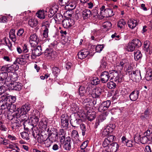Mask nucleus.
Segmentation results:
<instances>
[{"mask_svg":"<svg viewBox=\"0 0 152 152\" xmlns=\"http://www.w3.org/2000/svg\"><path fill=\"white\" fill-rule=\"evenodd\" d=\"M48 137L49 141L52 142L58 140V135L56 129L53 128L51 129L48 134Z\"/></svg>","mask_w":152,"mask_h":152,"instance_id":"4","label":"nucleus"},{"mask_svg":"<svg viewBox=\"0 0 152 152\" xmlns=\"http://www.w3.org/2000/svg\"><path fill=\"white\" fill-rule=\"evenodd\" d=\"M139 93L138 91H134L132 92L129 96L130 100L132 101L136 100L138 97Z\"/></svg>","mask_w":152,"mask_h":152,"instance_id":"20","label":"nucleus"},{"mask_svg":"<svg viewBox=\"0 0 152 152\" xmlns=\"http://www.w3.org/2000/svg\"><path fill=\"white\" fill-rule=\"evenodd\" d=\"M8 77V74L6 72H0V83H2L3 85L6 86L8 85L7 79Z\"/></svg>","mask_w":152,"mask_h":152,"instance_id":"10","label":"nucleus"},{"mask_svg":"<svg viewBox=\"0 0 152 152\" xmlns=\"http://www.w3.org/2000/svg\"><path fill=\"white\" fill-rule=\"evenodd\" d=\"M100 80L103 83H107L110 78L108 72L104 71L102 72L100 75Z\"/></svg>","mask_w":152,"mask_h":152,"instance_id":"17","label":"nucleus"},{"mask_svg":"<svg viewBox=\"0 0 152 152\" xmlns=\"http://www.w3.org/2000/svg\"><path fill=\"white\" fill-rule=\"evenodd\" d=\"M134 56L135 60L137 61L141 59L142 55L140 50H137L136 51L134 52Z\"/></svg>","mask_w":152,"mask_h":152,"instance_id":"32","label":"nucleus"},{"mask_svg":"<svg viewBox=\"0 0 152 152\" xmlns=\"http://www.w3.org/2000/svg\"><path fill=\"white\" fill-rule=\"evenodd\" d=\"M39 125L42 126V128L46 129L47 127V122L46 121H41L39 123Z\"/></svg>","mask_w":152,"mask_h":152,"instance_id":"62","label":"nucleus"},{"mask_svg":"<svg viewBox=\"0 0 152 152\" xmlns=\"http://www.w3.org/2000/svg\"><path fill=\"white\" fill-rule=\"evenodd\" d=\"M72 137L76 139H78L79 134L78 132L76 130H73L72 132Z\"/></svg>","mask_w":152,"mask_h":152,"instance_id":"55","label":"nucleus"},{"mask_svg":"<svg viewBox=\"0 0 152 152\" xmlns=\"http://www.w3.org/2000/svg\"><path fill=\"white\" fill-rule=\"evenodd\" d=\"M83 18L84 19L87 18L92 15V13L90 10L88 9H85L82 12Z\"/></svg>","mask_w":152,"mask_h":152,"instance_id":"27","label":"nucleus"},{"mask_svg":"<svg viewBox=\"0 0 152 152\" xmlns=\"http://www.w3.org/2000/svg\"><path fill=\"white\" fill-rule=\"evenodd\" d=\"M42 48L41 46L38 45L34 50L31 49L30 51V55L32 58H34L37 56H40L42 53Z\"/></svg>","mask_w":152,"mask_h":152,"instance_id":"5","label":"nucleus"},{"mask_svg":"<svg viewBox=\"0 0 152 152\" xmlns=\"http://www.w3.org/2000/svg\"><path fill=\"white\" fill-rule=\"evenodd\" d=\"M28 134L25 132H23L21 133V136L24 139L28 140L29 139Z\"/></svg>","mask_w":152,"mask_h":152,"instance_id":"57","label":"nucleus"},{"mask_svg":"<svg viewBox=\"0 0 152 152\" xmlns=\"http://www.w3.org/2000/svg\"><path fill=\"white\" fill-rule=\"evenodd\" d=\"M144 135L148 138L150 137L151 140L152 139V129H148L147 131L144 133Z\"/></svg>","mask_w":152,"mask_h":152,"instance_id":"46","label":"nucleus"},{"mask_svg":"<svg viewBox=\"0 0 152 152\" xmlns=\"http://www.w3.org/2000/svg\"><path fill=\"white\" fill-rule=\"evenodd\" d=\"M2 97H4V99L7 100V101L9 102H10V104L14 103L16 100V98L15 96H12L11 95L8 96L5 94L3 95Z\"/></svg>","mask_w":152,"mask_h":152,"instance_id":"24","label":"nucleus"},{"mask_svg":"<svg viewBox=\"0 0 152 152\" xmlns=\"http://www.w3.org/2000/svg\"><path fill=\"white\" fill-rule=\"evenodd\" d=\"M79 93L80 96H83L86 94V86H81L79 88Z\"/></svg>","mask_w":152,"mask_h":152,"instance_id":"33","label":"nucleus"},{"mask_svg":"<svg viewBox=\"0 0 152 152\" xmlns=\"http://www.w3.org/2000/svg\"><path fill=\"white\" fill-rule=\"evenodd\" d=\"M140 142L142 144H145L147 143L148 141L151 140L150 137L148 138L144 135V136L142 137L140 140Z\"/></svg>","mask_w":152,"mask_h":152,"instance_id":"38","label":"nucleus"},{"mask_svg":"<svg viewBox=\"0 0 152 152\" xmlns=\"http://www.w3.org/2000/svg\"><path fill=\"white\" fill-rule=\"evenodd\" d=\"M86 94L91 95L92 94V88L91 85H88L86 86Z\"/></svg>","mask_w":152,"mask_h":152,"instance_id":"47","label":"nucleus"},{"mask_svg":"<svg viewBox=\"0 0 152 152\" xmlns=\"http://www.w3.org/2000/svg\"><path fill=\"white\" fill-rule=\"evenodd\" d=\"M5 86L3 85L0 86V95L6 92V90L5 88Z\"/></svg>","mask_w":152,"mask_h":152,"instance_id":"59","label":"nucleus"},{"mask_svg":"<svg viewBox=\"0 0 152 152\" xmlns=\"http://www.w3.org/2000/svg\"><path fill=\"white\" fill-rule=\"evenodd\" d=\"M32 124L33 126H36L39 123V118L37 117L31 118Z\"/></svg>","mask_w":152,"mask_h":152,"instance_id":"51","label":"nucleus"},{"mask_svg":"<svg viewBox=\"0 0 152 152\" xmlns=\"http://www.w3.org/2000/svg\"><path fill=\"white\" fill-rule=\"evenodd\" d=\"M9 84L7 86L9 87L10 90L19 91L22 88V85L19 83L11 82L10 83H9Z\"/></svg>","mask_w":152,"mask_h":152,"instance_id":"8","label":"nucleus"},{"mask_svg":"<svg viewBox=\"0 0 152 152\" xmlns=\"http://www.w3.org/2000/svg\"><path fill=\"white\" fill-rule=\"evenodd\" d=\"M107 87L110 89H114L116 86V84L113 83V81L108 82L107 84Z\"/></svg>","mask_w":152,"mask_h":152,"instance_id":"48","label":"nucleus"},{"mask_svg":"<svg viewBox=\"0 0 152 152\" xmlns=\"http://www.w3.org/2000/svg\"><path fill=\"white\" fill-rule=\"evenodd\" d=\"M103 45H98L96 47V51L97 52L100 53L102 50L104 48Z\"/></svg>","mask_w":152,"mask_h":152,"instance_id":"58","label":"nucleus"},{"mask_svg":"<svg viewBox=\"0 0 152 152\" xmlns=\"http://www.w3.org/2000/svg\"><path fill=\"white\" fill-rule=\"evenodd\" d=\"M43 26H45V28H48L49 27L50 23L48 20H45L42 23Z\"/></svg>","mask_w":152,"mask_h":152,"instance_id":"63","label":"nucleus"},{"mask_svg":"<svg viewBox=\"0 0 152 152\" xmlns=\"http://www.w3.org/2000/svg\"><path fill=\"white\" fill-rule=\"evenodd\" d=\"M29 47L26 44H25L23 46L22 49V53L26 54L27 53H30L31 54V53L30 52V51L29 50Z\"/></svg>","mask_w":152,"mask_h":152,"instance_id":"53","label":"nucleus"},{"mask_svg":"<svg viewBox=\"0 0 152 152\" xmlns=\"http://www.w3.org/2000/svg\"><path fill=\"white\" fill-rule=\"evenodd\" d=\"M18 112V118H19V120L23 122V124L24 126V129H26V130L28 129V128H26L25 124H28L30 122V120L29 118V115L28 113L24 114L23 113L20 112V108H17Z\"/></svg>","mask_w":152,"mask_h":152,"instance_id":"3","label":"nucleus"},{"mask_svg":"<svg viewBox=\"0 0 152 152\" xmlns=\"http://www.w3.org/2000/svg\"><path fill=\"white\" fill-rule=\"evenodd\" d=\"M126 73L128 74L130 78L134 81L138 82L142 78L140 71H134L128 70L127 71Z\"/></svg>","mask_w":152,"mask_h":152,"instance_id":"2","label":"nucleus"},{"mask_svg":"<svg viewBox=\"0 0 152 152\" xmlns=\"http://www.w3.org/2000/svg\"><path fill=\"white\" fill-rule=\"evenodd\" d=\"M39 41V39L36 34H31L29 37V42L32 46H36Z\"/></svg>","mask_w":152,"mask_h":152,"instance_id":"7","label":"nucleus"},{"mask_svg":"<svg viewBox=\"0 0 152 152\" xmlns=\"http://www.w3.org/2000/svg\"><path fill=\"white\" fill-rule=\"evenodd\" d=\"M30 105L28 104H26L23 105L21 108H20V112L26 114L28 113L30 109Z\"/></svg>","mask_w":152,"mask_h":152,"instance_id":"22","label":"nucleus"},{"mask_svg":"<svg viewBox=\"0 0 152 152\" xmlns=\"http://www.w3.org/2000/svg\"><path fill=\"white\" fill-rule=\"evenodd\" d=\"M48 134L47 135L45 133L43 134V133L42 132L41 135L37 138L38 141L40 142H43L46 140L48 139Z\"/></svg>","mask_w":152,"mask_h":152,"instance_id":"31","label":"nucleus"},{"mask_svg":"<svg viewBox=\"0 0 152 152\" xmlns=\"http://www.w3.org/2000/svg\"><path fill=\"white\" fill-rule=\"evenodd\" d=\"M94 93L91 94L93 97L94 98H98L101 94V90L100 89H94Z\"/></svg>","mask_w":152,"mask_h":152,"instance_id":"29","label":"nucleus"},{"mask_svg":"<svg viewBox=\"0 0 152 152\" xmlns=\"http://www.w3.org/2000/svg\"><path fill=\"white\" fill-rule=\"evenodd\" d=\"M56 52L51 49H46L45 52V55L47 57H50L51 58H54L56 57Z\"/></svg>","mask_w":152,"mask_h":152,"instance_id":"23","label":"nucleus"},{"mask_svg":"<svg viewBox=\"0 0 152 152\" xmlns=\"http://www.w3.org/2000/svg\"><path fill=\"white\" fill-rule=\"evenodd\" d=\"M90 54V53L89 51L86 50H83L78 53L77 55L79 58L82 59L87 56L88 57Z\"/></svg>","mask_w":152,"mask_h":152,"instance_id":"16","label":"nucleus"},{"mask_svg":"<svg viewBox=\"0 0 152 152\" xmlns=\"http://www.w3.org/2000/svg\"><path fill=\"white\" fill-rule=\"evenodd\" d=\"M36 15L40 19H44L45 18L44 11V10H39L36 13Z\"/></svg>","mask_w":152,"mask_h":152,"instance_id":"37","label":"nucleus"},{"mask_svg":"<svg viewBox=\"0 0 152 152\" xmlns=\"http://www.w3.org/2000/svg\"><path fill=\"white\" fill-rule=\"evenodd\" d=\"M118 145L116 142H113L110 144L109 148L107 150V152H116L118 148Z\"/></svg>","mask_w":152,"mask_h":152,"instance_id":"18","label":"nucleus"},{"mask_svg":"<svg viewBox=\"0 0 152 152\" xmlns=\"http://www.w3.org/2000/svg\"><path fill=\"white\" fill-rule=\"evenodd\" d=\"M131 42L133 46H134L135 47V49L137 48L140 47L142 45L141 42L139 39H137L132 40Z\"/></svg>","mask_w":152,"mask_h":152,"instance_id":"26","label":"nucleus"},{"mask_svg":"<svg viewBox=\"0 0 152 152\" xmlns=\"http://www.w3.org/2000/svg\"><path fill=\"white\" fill-rule=\"evenodd\" d=\"M60 71V70L57 67H53L52 68V73L55 76L57 77Z\"/></svg>","mask_w":152,"mask_h":152,"instance_id":"39","label":"nucleus"},{"mask_svg":"<svg viewBox=\"0 0 152 152\" xmlns=\"http://www.w3.org/2000/svg\"><path fill=\"white\" fill-rule=\"evenodd\" d=\"M112 26V24L110 21H107L104 23L103 26L104 28H106L107 30L110 29Z\"/></svg>","mask_w":152,"mask_h":152,"instance_id":"50","label":"nucleus"},{"mask_svg":"<svg viewBox=\"0 0 152 152\" xmlns=\"http://www.w3.org/2000/svg\"><path fill=\"white\" fill-rule=\"evenodd\" d=\"M87 118L88 120L91 121L96 118V112L94 111H88L87 112Z\"/></svg>","mask_w":152,"mask_h":152,"instance_id":"25","label":"nucleus"},{"mask_svg":"<svg viewBox=\"0 0 152 152\" xmlns=\"http://www.w3.org/2000/svg\"><path fill=\"white\" fill-rule=\"evenodd\" d=\"M62 18V15L59 13H57L55 14L54 17V18L56 22L60 21Z\"/></svg>","mask_w":152,"mask_h":152,"instance_id":"43","label":"nucleus"},{"mask_svg":"<svg viewBox=\"0 0 152 152\" xmlns=\"http://www.w3.org/2000/svg\"><path fill=\"white\" fill-rule=\"evenodd\" d=\"M30 55V53L25 54L21 55V57L17 58L16 59L15 61L14 62V64L18 63V64L21 65H24L26 63L25 59H28Z\"/></svg>","mask_w":152,"mask_h":152,"instance_id":"6","label":"nucleus"},{"mask_svg":"<svg viewBox=\"0 0 152 152\" xmlns=\"http://www.w3.org/2000/svg\"><path fill=\"white\" fill-rule=\"evenodd\" d=\"M111 142L107 138L105 139L104 140L103 144L102 146L104 148L106 147L108 149L109 146Z\"/></svg>","mask_w":152,"mask_h":152,"instance_id":"49","label":"nucleus"},{"mask_svg":"<svg viewBox=\"0 0 152 152\" xmlns=\"http://www.w3.org/2000/svg\"><path fill=\"white\" fill-rule=\"evenodd\" d=\"M108 73L109 78H110L111 80L114 79L115 81L119 80L118 73L117 71L113 70L110 71Z\"/></svg>","mask_w":152,"mask_h":152,"instance_id":"15","label":"nucleus"},{"mask_svg":"<svg viewBox=\"0 0 152 152\" xmlns=\"http://www.w3.org/2000/svg\"><path fill=\"white\" fill-rule=\"evenodd\" d=\"M128 24L129 27L132 29H133L137 25V22L135 20H130L128 21Z\"/></svg>","mask_w":152,"mask_h":152,"instance_id":"30","label":"nucleus"},{"mask_svg":"<svg viewBox=\"0 0 152 152\" xmlns=\"http://www.w3.org/2000/svg\"><path fill=\"white\" fill-rule=\"evenodd\" d=\"M144 50L147 52H148L150 54L152 53V44L148 40H145L144 43Z\"/></svg>","mask_w":152,"mask_h":152,"instance_id":"14","label":"nucleus"},{"mask_svg":"<svg viewBox=\"0 0 152 152\" xmlns=\"http://www.w3.org/2000/svg\"><path fill=\"white\" fill-rule=\"evenodd\" d=\"M18 113H16L13 114L8 116V118L10 120H12L13 118H16L18 119Z\"/></svg>","mask_w":152,"mask_h":152,"instance_id":"60","label":"nucleus"},{"mask_svg":"<svg viewBox=\"0 0 152 152\" xmlns=\"http://www.w3.org/2000/svg\"><path fill=\"white\" fill-rule=\"evenodd\" d=\"M126 49L128 51L132 52L134 51L135 49V47L134 46H133L131 44V42H130L128 44L127 46L126 47Z\"/></svg>","mask_w":152,"mask_h":152,"instance_id":"41","label":"nucleus"},{"mask_svg":"<svg viewBox=\"0 0 152 152\" xmlns=\"http://www.w3.org/2000/svg\"><path fill=\"white\" fill-rule=\"evenodd\" d=\"M69 116L67 114H63L61 117V122H64V121H69Z\"/></svg>","mask_w":152,"mask_h":152,"instance_id":"54","label":"nucleus"},{"mask_svg":"<svg viewBox=\"0 0 152 152\" xmlns=\"http://www.w3.org/2000/svg\"><path fill=\"white\" fill-rule=\"evenodd\" d=\"M104 12L107 15H107L109 17L112 16L114 15L113 10L109 8L106 9L104 10Z\"/></svg>","mask_w":152,"mask_h":152,"instance_id":"40","label":"nucleus"},{"mask_svg":"<svg viewBox=\"0 0 152 152\" xmlns=\"http://www.w3.org/2000/svg\"><path fill=\"white\" fill-rule=\"evenodd\" d=\"M70 123L71 126L74 128H77L83 122L77 113L72 114L70 116Z\"/></svg>","mask_w":152,"mask_h":152,"instance_id":"1","label":"nucleus"},{"mask_svg":"<svg viewBox=\"0 0 152 152\" xmlns=\"http://www.w3.org/2000/svg\"><path fill=\"white\" fill-rule=\"evenodd\" d=\"M18 108H17L16 105L15 104H10V106L9 108V110L10 111H12L13 112H17V113H18V111L17 110Z\"/></svg>","mask_w":152,"mask_h":152,"instance_id":"52","label":"nucleus"},{"mask_svg":"<svg viewBox=\"0 0 152 152\" xmlns=\"http://www.w3.org/2000/svg\"><path fill=\"white\" fill-rule=\"evenodd\" d=\"M40 131L37 128L34 129V130L33 131L32 135L33 137L35 138H37V139L39 137Z\"/></svg>","mask_w":152,"mask_h":152,"instance_id":"45","label":"nucleus"},{"mask_svg":"<svg viewBox=\"0 0 152 152\" xmlns=\"http://www.w3.org/2000/svg\"><path fill=\"white\" fill-rule=\"evenodd\" d=\"M126 24V22L124 20H121L118 23V27L121 28H124L125 27Z\"/></svg>","mask_w":152,"mask_h":152,"instance_id":"44","label":"nucleus"},{"mask_svg":"<svg viewBox=\"0 0 152 152\" xmlns=\"http://www.w3.org/2000/svg\"><path fill=\"white\" fill-rule=\"evenodd\" d=\"M80 129L82 131V134L83 136H84L86 133L87 131V129L86 127L85 124L83 122L82 124H81L79 126Z\"/></svg>","mask_w":152,"mask_h":152,"instance_id":"35","label":"nucleus"},{"mask_svg":"<svg viewBox=\"0 0 152 152\" xmlns=\"http://www.w3.org/2000/svg\"><path fill=\"white\" fill-rule=\"evenodd\" d=\"M18 76L16 73L13 72H11L9 74V75H8L7 80L8 83H10L11 82H15L18 79Z\"/></svg>","mask_w":152,"mask_h":152,"instance_id":"19","label":"nucleus"},{"mask_svg":"<svg viewBox=\"0 0 152 152\" xmlns=\"http://www.w3.org/2000/svg\"><path fill=\"white\" fill-rule=\"evenodd\" d=\"M88 141H86L84 142L80 146V148L81 149H84L87 146L88 143Z\"/></svg>","mask_w":152,"mask_h":152,"instance_id":"64","label":"nucleus"},{"mask_svg":"<svg viewBox=\"0 0 152 152\" xmlns=\"http://www.w3.org/2000/svg\"><path fill=\"white\" fill-rule=\"evenodd\" d=\"M38 23V21L35 19L31 18L28 21V25L32 28L37 26Z\"/></svg>","mask_w":152,"mask_h":152,"instance_id":"28","label":"nucleus"},{"mask_svg":"<svg viewBox=\"0 0 152 152\" xmlns=\"http://www.w3.org/2000/svg\"><path fill=\"white\" fill-rule=\"evenodd\" d=\"M129 63L128 60L126 59H122L120 61V63H117L116 67L119 71H121L124 67L127 66L128 65Z\"/></svg>","mask_w":152,"mask_h":152,"instance_id":"11","label":"nucleus"},{"mask_svg":"<svg viewBox=\"0 0 152 152\" xmlns=\"http://www.w3.org/2000/svg\"><path fill=\"white\" fill-rule=\"evenodd\" d=\"M107 113H105L100 115L99 120V121H102L106 119L107 116Z\"/></svg>","mask_w":152,"mask_h":152,"instance_id":"56","label":"nucleus"},{"mask_svg":"<svg viewBox=\"0 0 152 152\" xmlns=\"http://www.w3.org/2000/svg\"><path fill=\"white\" fill-rule=\"evenodd\" d=\"M69 121H64V122L61 121V126L63 128L66 129L68 128L69 125Z\"/></svg>","mask_w":152,"mask_h":152,"instance_id":"61","label":"nucleus"},{"mask_svg":"<svg viewBox=\"0 0 152 152\" xmlns=\"http://www.w3.org/2000/svg\"><path fill=\"white\" fill-rule=\"evenodd\" d=\"M100 80L97 77L94 78L91 81V84L94 86H96L100 83Z\"/></svg>","mask_w":152,"mask_h":152,"instance_id":"42","label":"nucleus"},{"mask_svg":"<svg viewBox=\"0 0 152 152\" xmlns=\"http://www.w3.org/2000/svg\"><path fill=\"white\" fill-rule=\"evenodd\" d=\"M9 37L10 39L14 42L16 40V36L15 34V30L12 29L11 30L9 33Z\"/></svg>","mask_w":152,"mask_h":152,"instance_id":"34","label":"nucleus"},{"mask_svg":"<svg viewBox=\"0 0 152 152\" xmlns=\"http://www.w3.org/2000/svg\"><path fill=\"white\" fill-rule=\"evenodd\" d=\"M75 23V20L71 18L64 19L62 21V25L64 27L66 28L71 27Z\"/></svg>","mask_w":152,"mask_h":152,"instance_id":"12","label":"nucleus"},{"mask_svg":"<svg viewBox=\"0 0 152 152\" xmlns=\"http://www.w3.org/2000/svg\"><path fill=\"white\" fill-rule=\"evenodd\" d=\"M91 100L89 99H82L81 102L84 106L86 107H89V106H90V102H91Z\"/></svg>","mask_w":152,"mask_h":152,"instance_id":"36","label":"nucleus"},{"mask_svg":"<svg viewBox=\"0 0 152 152\" xmlns=\"http://www.w3.org/2000/svg\"><path fill=\"white\" fill-rule=\"evenodd\" d=\"M111 102L110 100H107L102 102L99 106V111L100 112H103L107 110L110 106Z\"/></svg>","mask_w":152,"mask_h":152,"instance_id":"9","label":"nucleus"},{"mask_svg":"<svg viewBox=\"0 0 152 152\" xmlns=\"http://www.w3.org/2000/svg\"><path fill=\"white\" fill-rule=\"evenodd\" d=\"M72 141L70 137L68 136L66 138L64 142V147L65 150H69L71 149V144Z\"/></svg>","mask_w":152,"mask_h":152,"instance_id":"21","label":"nucleus"},{"mask_svg":"<svg viewBox=\"0 0 152 152\" xmlns=\"http://www.w3.org/2000/svg\"><path fill=\"white\" fill-rule=\"evenodd\" d=\"M3 95L1 96V100L0 102V104H2L1 105V107L3 110H9V107L10 106V102H9L7 101L6 99H4V97H2Z\"/></svg>","mask_w":152,"mask_h":152,"instance_id":"13","label":"nucleus"}]
</instances>
